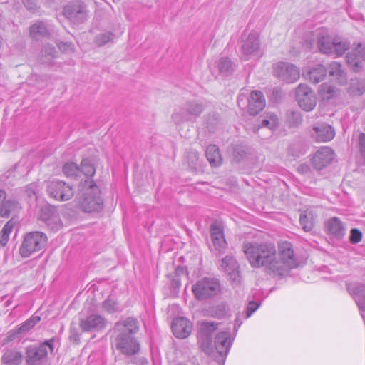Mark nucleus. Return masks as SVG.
<instances>
[{
	"label": "nucleus",
	"mask_w": 365,
	"mask_h": 365,
	"mask_svg": "<svg viewBox=\"0 0 365 365\" xmlns=\"http://www.w3.org/2000/svg\"><path fill=\"white\" fill-rule=\"evenodd\" d=\"M243 251L252 267L263 268L267 274L278 279L289 275L290 271L299 265L292 245L288 241L279 245V257L272 243H245Z\"/></svg>",
	"instance_id": "obj_1"
},
{
	"label": "nucleus",
	"mask_w": 365,
	"mask_h": 365,
	"mask_svg": "<svg viewBox=\"0 0 365 365\" xmlns=\"http://www.w3.org/2000/svg\"><path fill=\"white\" fill-rule=\"evenodd\" d=\"M139 330L138 321L133 317H128L115 324V331L118 332L115 345L118 351L126 356H133L140 351V344L134 336Z\"/></svg>",
	"instance_id": "obj_2"
},
{
	"label": "nucleus",
	"mask_w": 365,
	"mask_h": 365,
	"mask_svg": "<svg viewBox=\"0 0 365 365\" xmlns=\"http://www.w3.org/2000/svg\"><path fill=\"white\" fill-rule=\"evenodd\" d=\"M76 201L77 207L85 212H98L103 207L101 191L93 180L80 184Z\"/></svg>",
	"instance_id": "obj_3"
},
{
	"label": "nucleus",
	"mask_w": 365,
	"mask_h": 365,
	"mask_svg": "<svg viewBox=\"0 0 365 365\" xmlns=\"http://www.w3.org/2000/svg\"><path fill=\"white\" fill-rule=\"evenodd\" d=\"M207 107V102L203 98L186 101L178 110L172 114V119L176 124L184 122H195Z\"/></svg>",
	"instance_id": "obj_4"
},
{
	"label": "nucleus",
	"mask_w": 365,
	"mask_h": 365,
	"mask_svg": "<svg viewBox=\"0 0 365 365\" xmlns=\"http://www.w3.org/2000/svg\"><path fill=\"white\" fill-rule=\"evenodd\" d=\"M55 338L46 340L38 344H31L26 348V362L27 365H42L47 361L48 351L54 349Z\"/></svg>",
	"instance_id": "obj_5"
},
{
	"label": "nucleus",
	"mask_w": 365,
	"mask_h": 365,
	"mask_svg": "<svg viewBox=\"0 0 365 365\" xmlns=\"http://www.w3.org/2000/svg\"><path fill=\"white\" fill-rule=\"evenodd\" d=\"M48 237L41 231H33L25 234L19 247V254L22 257H29L35 252L44 249L47 245Z\"/></svg>",
	"instance_id": "obj_6"
},
{
	"label": "nucleus",
	"mask_w": 365,
	"mask_h": 365,
	"mask_svg": "<svg viewBox=\"0 0 365 365\" xmlns=\"http://www.w3.org/2000/svg\"><path fill=\"white\" fill-rule=\"evenodd\" d=\"M311 37L305 39L304 46L308 49L313 47L316 38L317 47L319 51L324 54H331V48L333 46L334 38L329 35V30L325 27H320L314 30Z\"/></svg>",
	"instance_id": "obj_7"
},
{
	"label": "nucleus",
	"mask_w": 365,
	"mask_h": 365,
	"mask_svg": "<svg viewBox=\"0 0 365 365\" xmlns=\"http://www.w3.org/2000/svg\"><path fill=\"white\" fill-rule=\"evenodd\" d=\"M220 284L217 279L205 277L197 282L192 287V291L198 300H205L218 294Z\"/></svg>",
	"instance_id": "obj_8"
},
{
	"label": "nucleus",
	"mask_w": 365,
	"mask_h": 365,
	"mask_svg": "<svg viewBox=\"0 0 365 365\" xmlns=\"http://www.w3.org/2000/svg\"><path fill=\"white\" fill-rule=\"evenodd\" d=\"M241 58L247 61L251 57L259 56L260 41L259 35L256 32H250L247 35L243 34L241 40Z\"/></svg>",
	"instance_id": "obj_9"
},
{
	"label": "nucleus",
	"mask_w": 365,
	"mask_h": 365,
	"mask_svg": "<svg viewBox=\"0 0 365 365\" xmlns=\"http://www.w3.org/2000/svg\"><path fill=\"white\" fill-rule=\"evenodd\" d=\"M274 76L287 83H292L300 77L299 69L289 62L280 61L274 66Z\"/></svg>",
	"instance_id": "obj_10"
},
{
	"label": "nucleus",
	"mask_w": 365,
	"mask_h": 365,
	"mask_svg": "<svg viewBox=\"0 0 365 365\" xmlns=\"http://www.w3.org/2000/svg\"><path fill=\"white\" fill-rule=\"evenodd\" d=\"M246 101H247V112L251 115H257L265 107L264 96L259 91H252L247 99L243 95L238 96L237 103L239 107L245 106Z\"/></svg>",
	"instance_id": "obj_11"
},
{
	"label": "nucleus",
	"mask_w": 365,
	"mask_h": 365,
	"mask_svg": "<svg viewBox=\"0 0 365 365\" xmlns=\"http://www.w3.org/2000/svg\"><path fill=\"white\" fill-rule=\"evenodd\" d=\"M63 16L73 24L83 23L88 16L86 5L79 1H73L63 7Z\"/></svg>",
	"instance_id": "obj_12"
},
{
	"label": "nucleus",
	"mask_w": 365,
	"mask_h": 365,
	"mask_svg": "<svg viewBox=\"0 0 365 365\" xmlns=\"http://www.w3.org/2000/svg\"><path fill=\"white\" fill-rule=\"evenodd\" d=\"M48 195L58 201H67L73 197L74 190L72 186L62 180H53L47 186Z\"/></svg>",
	"instance_id": "obj_13"
},
{
	"label": "nucleus",
	"mask_w": 365,
	"mask_h": 365,
	"mask_svg": "<svg viewBox=\"0 0 365 365\" xmlns=\"http://www.w3.org/2000/svg\"><path fill=\"white\" fill-rule=\"evenodd\" d=\"M295 97L299 107L305 111H310L316 106L315 94L305 84L301 83L297 87Z\"/></svg>",
	"instance_id": "obj_14"
},
{
	"label": "nucleus",
	"mask_w": 365,
	"mask_h": 365,
	"mask_svg": "<svg viewBox=\"0 0 365 365\" xmlns=\"http://www.w3.org/2000/svg\"><path fill=\"white\" fill-rule=\"evenodd\" d=\"M210 237L213 247L219 254L225 253L227 242L225 238L224 228L221 223L214 222L210 225Z\"/></svg>",
	"instance_id": "obj_15"
},
{
	"label": "nucleus",
	"mask_w": 365,
	"mask_h": 365,
	"mask_svg": "<svg viewBox=\"0 0 365 365\" xmlns=\"http://www.w3.org/2000/svg\"><path fill=\"white\" fill-rule=\"evenodd\" d=\"M334 158V150L329 147H322L312 157V163L314 169L321 170L329 165Z\"/></svg>",
	"instance_id": "obj_16"
},
{
	"label": "nucleus",
	"mask_w": 365,
	"mask_h": 365,
	"mask_svg": "<svg viewBox=\"0 0 365 365\" xmlns=\"http://www.w3.org/2000/svg\"><path fill=\"white\" fill-rule=\"evenodd\" d=\"M311 136L317 142H328L335 136V130L326 123H317L312 126Z\"/></svg>",
	"instance_id": "obj_17"
},
{
	"label": "nucleus",
	"mask_w": 365,
	"mask_h": 365,
	"mask_svg": "<svg viewBox=\"0 0 365 365\" xmlns=\"http://www.w3.org/2000/svg\"><path fill=\"white\" fill-rule=\"evenodd\" d=\"M106 319L98 314H91L86 319H81L80 327L84 332L99 331L106 325Z\"/></svg>",
	"instance_id": "obj_18"
},
{
	"label": "nucleus",
	"mask_w": 365,
	"mask_h": 365,
	"mask_svg": "<svg viewBox=\"0 0 365 365\" xmlns=\"http://www.w3.org/2000/svg\"><path fill=\"white\" fill-rule=\"evenodd\" d=\"M191 322L185 317H177L173 320L172 331L178 339H185L190 336L192 331Z\"/></svg>",
	"instance_id": "obj_19"
},
{
	"label": "nucleus",
	"mask_w": 365,
	"mask_h": 365,
	"mask_svg": "<svg viewBox=\"0 0 365 365\" xmlns=\"http://www.w3.org/2000/svg\"><path fill=\"white\" fill-rule=\"evenodd\" d=\"M346 62L354 72H359L362 68V61H365V46L359 43L351 52L347 53Z\"/></svg>",
	"instance_id": "obj_20"
},
{
	"label": "nucleus",
	"mask_w": 365,
	"mask_h": 365,
	"mask_svg": "<svg viewBox=\"0 0 365 365\" xmlns=\"http://www.w3.org/2000/svg\"><path fill=\"white\" fill-rule=\"evenodd\" d=\"M325 231L331 237L340 240L346 234V227L339 218L333 217L325 222Z\"/></svg>",
	"instance_id": "obj_21"
},
{
	"label": "nucleus",
	"mask_w": 365,
	"mask_h": 365,
	"mask_svg": "<svg viewBox=\"0 0 365 365\" xmlns=\"http://www.w3.org/2000/svg\"><path fill=\"white\" fill-rule=\"evenodd\" d=\"M232 344L230 334L228 331H221L215 338V347L217 352L222 356L225 357Z\"/></svg>",
	"instance_id": "obj_22"
},
{
	"label": "nucleus",
	"mask_w": 365,
	"mask_h": 365,
	"mask_svg": "<svg viewBox=\"0 0 365 365\" xmlns=\"http://www.w3.org/2000/svg\"><path fill=\"white\" fill-rule=\"evenodd\" d=\"M221 267L232 281H237L239 279V264L233 257L227 255L224 257L222 259Z\"/></svg>",
	"instance_id": "obj_23"
},
{
	"label": "nucleus",
	"mask_w": 365,
	"mask_h": 365,
	"mask_svg": "<svg viewBox=\"0 0 365 365\" xmlns=\"http://www.w3.org/2000/svg\"><path fill=\"white\" fill-rule=\"evenodd\" d=\"M278 123L277 116L274 113H268L259 117L258 123L254 126V130L258 132L260 128H264L272 130L277 127Z\"/></svg>",
	"instance_id": "obj_24"
},
{
	"label": "nucleus",
	"mask_w": 365,
	"mask_h": 365,
	"mask_svg": "<svg viewBox=\"0 0 365 365\" xmlns=\"http://www.w3.org/2000/svg\"><path fill=\"white\" fill-rule=\"evenodd\" d=\"M328 72L329 76L338 83L343 85L346 83V73L339 63L336 61L331 62L329 66Z\"/></svg>",
	"instance_id": "obj_25"
},
{
	"label": "nucleus",
	"mask_w": 365,
	"mask_h": 365,
	"mask_svg": "<svg viewBox=\"0 0 365 365\" xmlns=\"http://www.w3.org/2000/svg\"><path fill=\"white\" fill-rule=\"evenodd\" d=\"M327 70L322 64H317L304 73L305 77L314 84L322 81L326 76Z\"/></svg>",
	"instance_id": "obj_26"
},
{
	"label": "nucleus",
	"mask_w": 365,
	"mask_h": 365,
	"mask_svg": "<svg viewBox=\"0 0 365 365\" xmlns=\"http://www.w3.org/2000/svg\"><path fill=\"white\" fill-rule=\"evenodd\" d=\"M1 360L5 365H21L23 361V355L19 351L6 349L3 354Z\"/></svg>",
	"instance_id": "obj_27"
},
{
	"label": "nucleus",
	"mask_w": 365,
	"mask_h": 365,
	"mask_svg": "<svg viewBox=\"0 0 365 365\" xmlns=\"http://www.w3.org/2000/svg\"><path fill=\"white\" fill-rule=\"evenodd\" d=\"M29 35L35 40H40L49 35V30L43 21H36L30 27Z\"/></svg>",
	"instance_id": "obj_28"
},
{
	"label": "nucleus",
	"mask_w": 365,
	"mask_h": 365,
	"mask_svg": "<svg viewBox=\"0 0 365 365\" xmlns=\"http://www.w3.org/2000/svg\"><path fill=\"white\" fill-rule=\"evenodd\" d=\"M347 92L352 96L363 95L365 93V79L351 78L347 88Z\"/></svg>",
	"instance_id": "obj_29"
},
{
	"label": "nucleus",
	"mask_w": 365,
	"mask_h": 365,
	"mask_svg": "<svg viewBox=\"0 0 365 365\" xmlns=\"http://www.w3.org/2000/svg\"><path fill=\"white\" fill-rule=\"evenodd\" d=\"M206 157L210 164L212 167H217L222 164V157L220 154L219 148L215 145H210L206 149Z\"/></svg>",
	"instance_id": "obj_30"
},
{
	"label": "nucleus",
	"mask_w": 365,
	"mask_h": 365,
	"mask_svg": "<svg viewBox=\"0 0 365 365\" xmlns=\"http://www.w3.org/2000/svg\"><path fill=\"white\" fill-rule=\"evenodd\" d=\"M80 175H84V178L81 179V184H86L87 180H93L92 177L94 175L96 170L93 165L88 159H83L81 163Z\"/></svg>",
	"instance_id": "obj_31"
},
{
	"label": "nucleus",
	"mask_w": 365,
	"mask_h": 365,
	"mask_svg": "<svg viewBox=\"0 0 365 365\" xmlns=\"http://www.w3.org/2000/svg\"><path fill=\"white\" fill-rule=\"evenodd\" d=\"M349 47L350 43L347 41L341 39L339 37L334 38L333 46L331 48V53L330 55L341 56L349 48Z\"/></svg>",
	"instance_id": "obj_32"
},
{
	"label": "nucleus",
	"mask_w": 365,
	"mask_h": 365,
	"mask_svg": "<svg viewBox=\"0 0 365 365\" xmlns=\"http://www.w3.org/2000/svg\"><path fill=\"white\" fill-rule=\"evenodd\" d=\"M102 308L106 312L110 314L120 312L123 310V307H121L120 304L113 295H110L105 301L103 302Z\"/></svg>",
	"instance_id": "obj_33"
},
{
	"label": "nucleus",
	"mask_w": 365,
	"mask_h": 365,
	"mask_svg": "<svg viewBox=\"0 0 365 365\" xmlns=\"http://www.w3.org/2000/svg\"><path fill=\"white\" fill-rule=\"evenodd\" d=\"M41 320L39 316L34 315L23 322L15 331L14 334H25L32 329Z\"/></svg>",
	"instance_id": "obj_34"
},
{
	"label": "nucleus",
	"mask_w": 365,
	"mask_h": 365,
	"mask_svg": "<svg viewBox=\"0 0 365 365\" xmlns=\"http://www.w3.org/2000/svg\"><path fill=\"white\" fill-rule=\"evenodd\" d=\"M299 222L304 231H311L314 225V219L312 212L308 210L302 212L300 215Z\"/></svg>",
	"instance_id": "obj_35"
},
{
	"label": "nucleus",
	"mask_w": 365,
	"mask_h": 365,
	"mask_svg": "<svg viewBox=\"0 0 365 365\" xmlns=\"http://www.w3.org/2000/svg\"><path fill=\"white\" fill-rule=\"evenodd\" d=\"M50 212V215H47V214L43 211L41 215L42 220L52 229H58L61 226L59 216L54 212Z\"/></svg>",
	"instance_id": "obj_36"
},
{
	"label": "nucleus",
	"mask_w": 365,
	"mask_h": 365,
	"mask_svg": "<svg viewBox=\"0 0 365 365\" xmlns=\"http://www.w3.org/2000/svg\"><path fill=\"white\" fill-rule=\"evenodd\" d=\"M17 207V202L14 200H6L0 205V216L1 217H9L11 212Z\"/></svg>",
	"instance_id": "obj_37"
},
{
	"label": "nucleus",
	"mask_w": 365,
	"mask_h": 365,
	"mask_svg": "<svg viewBox=\"0 0 365 365\" xmlns=\"http://www.w3.org/2000/svg\"><path fill=\"white\" fill-rule=\"evenodd\" d=\"M197 339L201 349L210 354L212 352V336L198 333Z\"/></svg>",
	"instance_id": "obj_38"
},
{
	"label": "nucleus",
	"mask_w": 365,
	"mask_h": 365,
	"mask_svg": "<svg viewBox=\"0 0 365 365\" xmlns=\"http://www.w3.org/2000/svg\"><path fill=\"white\" fill-rule=\"evenodd\" d=\"M286 118L290 127H297L302 121L301 113L297 110H287L286 113Z\"/></svg>",
	"instance_id": "obj_39"
},
{
	"label": "nucleus",
	"mask_w": 365,
	"mask_h": 365,
	"mask_svg": "<svg viewBox=\"0 0 365 365\" xmlns=\"http://www.w3.org/2000/svg\"><path fill=\"white\" fill-rule=\"evenodd\" d=\"M217 66L221 73L230 74L234 70L232 62L227 57L221 58L218 61Z\"/></svg>",
	"instance_id": "obj_40"
},
{
	"label": "nucleus",
	"mask_w": 365,
	"mask_h": 365,
	"mask_svg": "<svg viewBox=\"0 0 365 365\" xmlns=\"http://www.w3.org/2000/svg\"><path fill=\"white\" fill-rule=\"evenodd\" d=\"M115 34L112 32H104L97 35L95 42L98 46H103L115 39Z\"/></svg>",
	"instance_id": "obj_41"
},
{
	"label": "nucleus",
	"mask_w": 365,
	"mask_h": 365,
	"mask_svg": "<svg viewBox=\"0 0 365 365\" xmlns=\"http://www.w3.org/2000/svg\"><path fill=\"white\" fill-rule=\"evenodd\" d=\"M63 173L67 177H78L80 175V169L78 166L74 163H67L63 167Z\"/></svg>",
	"instance_id": "obj_42"
},
{
	"label": "nucleus",
	"mask_w": 365,
	"mask_h": 365,
	"mask_svg": "<svg viewBox=\"0 0 365 365\" xmlns=\"http://www.w3.org/2000/svg\"><path fill=\"white\" fill-rule=\"evenodd\" d=\"M216 329L217 324L214 322H204L200 324L198 333L212 336V334Z\"/></svg>",
	"instance_id": "obj_43"
},
{
	"label": "nucleus",
	"mask_w": 365,
	"mask_h": 365,
	"mask_svg": "<svg viewBox=\"0 0 365 365\" xmlns=\"http://www.w3.org/2000/svg\"><path fill=\"white\" fill-rule=\"evenodd\" d=\"M319 93L324 98L329 100L334 96L336 93L335 87L327 84H322L320 86Z\"/></svg>",
	"instance_id": "obj_44"
},
{
	"label": "nucleus",
	"mask_w": 365,
	"mask_h": 365,
	"mask_svg": "<svg viewBox=\"0 0 365 365\" xmlns=\"http://www.w3.org/2000/svg\"><path fill=\"white\" fill-rule=\"evenodd\" d=\"M26 193L29 198H37L40 188L37 182H31L26 187Z\"/></svg>",
	"instance_id": "obj_45"
},
{
	"label": "nucleus",
	"mask_w": 365,
	"mask_h": 365,
	"mask_svg": "<svg viewBox=\"0 0 365 365\" xmlns=\"http://www.w3.org/2000/svg\"><path fill=\"white\" fill-rule=\"evenodd\" d=\"M362 238L361 232L356 228H353L351 230L349 241L351 244H357L359 243Z\"/></svg>",
	"instance_id": "obj_46"
},
{
	"label": "nucleus",
	"mask_w": 365,
	"mask_h": 365,
	"mask_svg": "<svg viewBox=\"0 0 365 365\" xmlns=\"http://www.w3.org/2000/svg\"><path fill=\"white\" fill-rule=\"evenodd\" d=\"M259 304L255 301H250L246 309L245 319L249 318L259 307Z\"/></svg>",
	"instance_id": "obj_47"
},
{
	"label": "nucleus",
	"mask_w": 365,
	"mask_h": 365,
	"mask_svg": "<svg viewBox=\"0 0 365 365\" xmlns=\"http://www.w3.org/2000/svg\"><path fill=\"white\" fill-rule=\"evenodd\" d=\"M215 316L218 318L224 317L227 314L226 305L225 304H220L217 305L214 309Z\"/></svg>",
	"instance_id": "obj_48"
},
{
	"label": "nucleus",
	"mask_w": 365,
	"mask_h": 365,
	"mask_svg": "<svg viewBox=\"0 0 365 365\" xmlns=\"http://www.w3.org/2000/svg\"><path fill=\"white\" fill-rule=\"evenodd\" d=\"M199 154L197 151H190L187 153V159L190 166H195L198 160Z\"/></svg>",
	"instance_id": "obj_49"
},
{
	"label": "nucleus",
	"mask_w": 365,
	"mask_h": 365,
	"mask_svg": "<svg viewBox=\"0 0 365 365\" xmlns=\"http://www.w3.org/2000/svg\"><path fill=\"white\" fill-rule=\"evenodd\" d=\"M58 46L62 52H71L74 50V45L71 42H59Z\"/></svg>",
	"instance_id": "obj_50"
},
{
	"label": "nucleus",
	"mask_w": 365,
	"mask_h": 365,
	"mask_svg": "<svg viewBox=\"0 0 365 365\" xmlns=\"http://www.w3.org/2000/svg\"><path fill=\"white\" fill-rule=\"evenodd\" d=\"M16 224V221L11 218L9 220L3 227L1 232L6 233V235H9L10 236V234L11 233L14 227Z\"/></svg>",
	"instance_id": "obj_51"
},
{
	"label": "nucleus",
	"mask_w": 365,
	"mask_h": 365,
	"mask_svg": "<svg viewBox=\"0 0 365 365\" xmlns=\"http://www.w3.org/2000/svg\"><path fill=\"white\" fill-rule=\"evenodd\" d=\"M22 1L28 10L32 12H35L38 10L36 0H22Z\"/></svg>",
	"instance_id": "obj_52"
},
{
	"label": "nucleus",
	"mask_w": 365,
	"mask_h": 365,
	"mask_svg": "<svg viewBox=\"0 0 365 365\" xmlns=\"http://www.w3.org/2000/svg\"><path fill=\"white\" fill-rule=\"evenodd\" d=\"M358 141L360 153L365 158V133L359 134Z\"/></svg>",
	"instance_id": "obj_53"
},
{
	"label": "nucleus",
	"mask_w": 365,
	"mask_h": 365,
	"mask_svg": "<svg viewBox=\"0 0 365 365\" xmlns=\"http://www.w3.org/2000/svg\"><path fill=\"white\" fill-rule=\"evenodd\" d=\"M245 155L246 152L242 148L237 146L234 149V156L237 161L242 160L245 156Z\"/></svg>",
	"instance_id": "obj_54"
},
{
	"label": "nucleus",
	"mask_w": 365,
	"mask_h": 365,
	"mask_svg": "<svg viewBox=\"0 0 365 365\" xmlns=\"http://www.w3.org/2000/svg\"><path fill=\"white\" fill-rule=\"evenodd\" d=\"M172 279L170 281V286L172 288L177 289H179L181 286V279L179 277H177L176 275H171Z\"/></svg>",
	"instance_id": "obj_55"
},
{
	"label": "nucleus",
	"mask_w": 365,
	"mask_h": 365,
	"mask_svg": "<svg viewBox=\"0 0 365 365\" xmlns=\"http://www.w3.org/2000/svg\"><path fill=\"white\" fill-rule=\"evenodd\" d=\"M173 274L176 275L177 277H179L180 278L181 276L187 275V272L185 267H182V266H178L176 267Z\"/></svg>",
	"instance_id": "obj_56"
},
{
	"label": "nucleus",
	"mask_w": 365,
	"mask_h": 365,
	"mask_svg": "<svg viewBox=\"0 0 365 365\" xmlns=\"http://www.w3.org/2000/svg\"><path fill=\"white\" fill-rule=\"evenodd\" d=\"M9 240V235L1 231L0 234V246L5 247Z\"/></svg>",
	"instance_id": "obj_57"
},
{
	"label": "nucleus",
	"mask_w": 365,
	"mask_h": 365,
	"mask_svg": "<svg viewBox=\"0 0 365 365\" xmlns=\"http://www.w3.org/2000/svg\"><path fill=\"white\" fill-rule=\"evenodd\" d=\"M242 324V320L240 319V314H238L235 320L234 330L237 331Z\"/></svg>",
	"instance_id": "obj_58"
},
{
	"label": "nucleus",
	"mask_w": 365,
	"mask_h": 365,
	"mask_svg": "<svg viewBox=\"0 0 365 365\" xmlns=\"http://www.w3.org/2000/svg\"><path fill=\"white\" fill-rule=\"evenodd\" d=\"M6 197V192L0 189V205L4 202Z\"/></svg>",
	"instance_id": "obj_59"
},
{
	"label": "nucleus",
	"mask_w": 365,
	"mask_h": 365,
	"mask_svg": "<svg viewBox=\"0 0 365 365\" xmlns=\"http://www.w3.org/2000/svg\"><path fill=\"white\" fill-rule=\"evenodd\" d=\"M298 170L302 172V173H307L309 170V168L307 165H301Z\"/></svg>",
	"instance_id": "obj_60"
},
{
	"label": "nucleus",
	"mask_w": 365,
	"mask_h": 365,
	"mask_svg": "<svg viewBox=\"0 0 365 365\" xmlns=\"http://www.w3.org/2000/svg\"><path fill=\"white\" fill-rule=\"evenodd\" d=\"M71 338L73 339L76 342H78L80 340V336L77 333L72 334Z\"/></svg>",
	"instance_id": "obj_61"
}]
</instances>
